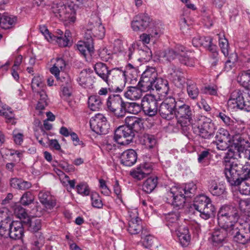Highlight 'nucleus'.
<instances>
[{
    "mask_svg": "<svg viewBox=\"0 0 250 250\" xmlns=\"http://www.w3.org/2000/svg\"><path fill=\"white\" fill-rule=\"evenodd\" d=\"M227 155L234 160L242 158L248 160L244 165L237 161L231 160L226 165L224 172L228 182L231 186H238L240 181L250 177V143L241 136L235 135Z\"/></svg>",
    "mask_w": 250,
    "mask_h": 250,
    "instance_id": "1",
    "label": "nucleus"
},
{
    "mask_svg": "<svg viewBox=\"0 0 250 250\" xmlns=\"http://www.w3.org/2000/svg\"><path fill=\"white\" fill-rule=\"evenodd\" d=\"M197 186L193 183L187 184L185 187L174 186L166 194V202L176 210L182 209L186 203V198H191L196 192Z\"/></svg>",
    "mask_w": 250,
    "mask_h": 250,
    "instance_id": "2",
    "label": "nucleus"
},
{
    "mask_svg": "<svg viewBox=\"0 0 250 250\" xmlns=\"http://www.w3.org/2000/svg\"><path fill=\"white\" fill-rule=\"evenodd\" d=\"M194 210L199 212L200 217L205 220L214 216L215 213V208L210 199L204 195L196 197L193 204L190 206L189 210Z\"/></svg>",
    "mask_w": 250,
    "mask_h": 250,
    "instance_id": "3",
    "label": "nucleus"
},
{
    "mask_svg": "<svg viewBox=\"0 0 250 250\" xmlns=\"http://www.w3.org/2000/svg\"><path fill=\"white\" fill-rule=\"evenodd\" d=\"M142 129H144L143 126H119L115 131V140L119 144L128 145L135 134L139 133Z\"/></svg>",
    "mask_w": 250,
    "mask_h": 250,
    "instance_id": "4",
    "label": "nucleus"
},
{
    "mask_svg": "<svg viewBox=\"0 0 250 250\" xmlns=\"http://www.w3.org/2000/svg\"><path fill=\"white\" fill-rule=\"evenodd\" d=\"M105 35V29L102 24L101 19L97 15L92 16L88 24L84 34V39L93 41V38L102 39Z\"/></svg>",
    "mask_w": 250,
    "mask_h": 250,
    "instance_id": "5",
    "label": "nucleus"
},
{
    "mask_svg": "<svg viewBox=\"0 0 250 250\" xmlns=\"http://www.w3.org/2000/svg\"><path fill=\"white\" fill-rule=\"evenodd\" d=\"M248 97L249 95L247 93L240 89L234 90L230 94L228 104L231 108L237 107L240 109L249 111H250V100H245Z\"/></svg>",
    "mask_w": 250,
    "mask_h": 250,
    "instance_id": "6",
    "label": "nucleus"
},
{
    "mask_svg": "<svg viewBox=\"0 0 250 250\" xmlns=\"http://www.w3.org/2000/svg\"><path fill=\"white\" fill-rule=\"evenodd\" d=\"M175 118L177 123L182 124H192L193 122L192 112L189 105L185 104L182 101H177Z\"/></svg>",
    "mask_w": 250,
    "mask_h": 250,
    "instance_id": "7",
    "label": "nucleus"
},
{
    "mask_svg": "<svg viewBox=\"0 0 250 250\" xmlns=\"http://www.w3.org/2000/svg\"><path fill=\"white\" fill-rule=\"evenodd\" d=\"M52 11L60 20L68 22H74L75 21L76 12L70 5L67 6L60 3L52 7Z\"/></svg>",
    "mask_w": 250,
    "mask_h": 250,
    "instance_id": "8",
    "label": "nucleus"
},
{
    "mask_svg": "<svg viewBox=\"0 0 250 250\" xmlns=\"http://www.w3.org/2000/svg\"><path fill=\"white\" fill-rule=\"evenodd\" d=\"M157 79V73L153 67H148L142 74L138 86L144 92L153 90L154 83Z\"/></svg>",
    "mask_w": 250,
    "mask_h": 250,
    "instance_id": "9",
    "label": "nucleus"
},
{
    "mask_svg": "<svg viewBox=\"0 0 250 250\" xmlns=\"http://www.w3.org/2000/svg\"><path fill=\"white\" fill-rule=\"evenodd\" d=\"M176 104L177 101L175 98L172 97L167 98L161 103L159 107V111L161 116L168 121L174 119Z\"/></svg>",
    "mask_w": 250,
    "mask_h": 250,
    "instance_id": "10",
    "label": "nucleus"
},
{
    "mask_svg": "<svg viewBox=\"0 0 250 250\" xmlns=\"http://www.w3.org/2000/svg\"><path fill=\"white\" fill-rule=\"evenodd\" d=\"M125 71L119 68H114L110 69L108 81L106 83L109 85L112 83L117 84L121 83L120 86L116 85V91L121 92L125 87Z\"/></svg>",
    "mask_w": 250,
    "mask_h": 250,
    "instance_id": "11",
    "label": "nucleus"
},
{
    "mask_svg": "<svg viewBox=\"0 0 250 250\" xmlns=\"http://www.w3.org/2000/svg\"><path fill=\"white\" fill-rule=\"evenodd\" d=\"M124 103L120 95H110L107 100L106 107L108 111L114 113L116 116L123 117L124 116Z\"/></svg>",
    "mask_w": 250,
    "mask_h": 250,
    "instance_id": "12",
    "label": "nucleus"
},
{
    "mask_svg": "<svg viewBox=\"0 0 250 250\" xmlns=\"http://www.w3.org/2000/svg\"><path fill=\"white\" fill-rule=\"evenodd\" d=\"M142 108L144 112L150 116L155 115L158 110V102L155 96L147 94L142 100Z\"/></svg>",
    "mask_w": 250,
    "mask_h": 250,
    "instance_id": "13",
    "label": "nucleus"
},
{
    "mask_svg": "<svg viewBox=\"0 0 250 250\" xmlns=\"http://www.w3.org/2000/svg\"><path fill=\"white\" fill-rule=\"evenodd\" d=\"M137 210L130 213L127 230L131 234H137L141 232V235H145L146 229H143L141 220L136 215Z\"/></svg>",
    "mask_w": 250,
    "mask_h": 250,
    "instance_id": "14",
    "label": "nucleus"
},
{
    "mask_svg": "<svg viewBox=\"0 0 250 250\" xmlns=\"http://www.w3.org/2000/svg\"><path fill=\"white\" fill-rule=\"evenodd\" d=\"M151 21L149 16L146 13H141L134 18L131 26L135 31H143L149 26Z\"/></svg>",
    "mask_w": 250,
    "mask_h": 250,
    "instance_id": "15",
    "label": "nucleus"
},
{
    "mask_svg": "<svg viewBox=\"0 0 250 250\" xmlns=\"http://www.w3.org/2000/svg\"><path fill=\"white\" fill-rule=\"evenodd\" d=\"M178 59L180 62L188 66H194L196 59L191 51L187 50L186 48L182 45H177Z\"/></svg>",
    "mask_w": 250,
    "mask_h": 250,
    "instance_id": "16",
    "label": "nucleus"
},
{
    "mask_svg": "<svg viewBox=\"0 0 250 250\" xmlns=\"http://www.w3.org/2000/svg\"><path fill=\"white\" fill-rule=\"evenodd\" d=\"M23 226H24V224L23 220L13 221V223L9 229L8 237H9L13 240L21 239L24 235Z\"/></svg>",
    "mask_w": 250,
    "mask_h": 250,
    "instance_id": "17",
    "label": "nucleus"
},
{
    "mask_svg": "<svg viewBox=\"0 0 250 250\" xmlns=\"http://www.w3.org/2000/svg\"><path fill=\"white\" fill-rule=\"evenodd\" d=\"M168 77L177 85H182L185 82L184 73L179 68L172 65L168 69Z\"/></svg>",
    "mask_w": 250,
    "mask_h": 250,
    "instance_id": "18",
    "label": "nucleus"
},
{
    "mask_svg": "<svg viewBox=\"0 0 250 250\" xmlns=\"http://www.w3.org/2000/svg\"><path fill=\"white\" fill-rule=\"evenodd\" d=\"M229 135V132L227 130L223 128L219 130V132L216 135L215 142L218 149L225 150L229 147V144H228V142L229 140L228 138Z\"/></svg>",
    "mask_w": 250,
    "mask_h": 250,
    "instance_id": "19",
    "label": "nucleus"
},
{
    "mask_svg": "<svg viewBox=\"0 0 250 250\" xmlns=\"http://www.w3.org/2000/svg\"><path fill=\"white\" fill-rule=\"evenodd\" d=\"M228 230L221 228L214 229L211 238L212 244L214 246H219L222 245L223 242L227 241V237L230 235Z\"/></svg>",
    "mask_w": 250,
    "mask_h": 250,
    "instance_id": "20",
    "label": "nucleus"
},
{
    "mask_svg": "<svg viewBox=\"0 0 250 250\" xmlns=\"http://www.w3.org/2000/svg\"><path fill=\"white\" fill-rule=\"evenodd\" d=\"M217 216H221L220 220L224 222L226 217L230 219H238L239 215L238 211L235 207L232 206L225 205L222 206L219 209Z\"/></svg>",
    "mask_w": 250,
    "mask_h": 250,
    "instance_id": "21",
    "label": "nucleus"
},
{
    "mask_svg": "<svg viewBox=\"0 0 250 250\" xmlns=\"http://www.w3.org/2000/svg\"><path fill=\"white\" fill-rule=\"evenodd\" d=\"M93 72L90 69H85L82 70L77 81L80 85L84 88H90L92 87L94 81L91 76Z\"/></svg>",
    "mask_w": 250,
    "mask_h": 250,
    "instance_id": "22",
    "label": "nucleus"
},
{
    "mask_svg": "<svg viewBox=\"0 0 250 250\" xmlns=\"http://www.w3.org/2000/svg\"><path fill=\"white\" fill-rule=\"evenodd\" d=\"M120 159L121 164L125 166L131 167L136 162L137 154L134 150L127 149L122 153Z\"/></svg>",
    "mask_w": 250,
    "mask_h": 250,
    "instance_id": "23",
    "label": "nucleus"
},
{
    "mask_svg": "<svg viewBox=\"0 0 250 250\" xmlns=\"http://www.w3.org/2000/svg\"><path fill=\"white\" fill-rule=\"evenodd\" d=\"M77 48L81 54L85 57L91 55L94 52V42L93 40L84 39V41H79L77 44Z\"/></svg>",
    "mask_w": 250,
    "mask_h": 250,
    "instance_id": "24",
    "label": "nucleus"
},
{
    "mask_svg": "<svg viewBox=\"0 0 250 250\" xmlns=\"http://www.w3.org/2000/svg\"><path fill=\"white\" fill-rule=\"evenodd\" d=\"M66 67L65 61L62 58H57L53 66L50 68V72L54 75L57 81L63 82L65 79L64 77L62 78L60 77V73L64 71Z\"/></svg>",
    "mask_w": 250,
    "mask_h": 250,
    "instance_id": "25",
    "label": "nucleus"
},
{
    "mask_svg": "<svg viewBox=\"0 0 250 250\" xmlns=\"http://www.w3.org/2000/svg\"><path fill=\"white\" fill-rule=\"evenodd\" d=\"M177 46L175 49L167 48L164 50H160L157 52L156 55L159 60L163 62H170L178 56Z\"/></svg>",
    "mask_w": 250,
    "mask_h": 250,
    "instance_id": "26",
    "label": "nucleus"
},
{
    "mask_svg": "<svg viewBox=\"0 0 250 250\" xmlns=\"http://www.w3.org/2000/svg\"><path fill=\"white\" fill-rule=\"evenodd\" d=\"M38 196L40 202L47 209H51L56 205V200L48 192L40 191Z\"/></svg>",
    "mask_w": 250,
    "mask_h": 250,
    "instance_id": "27",
    "label": "nucleus"
},
{
    "mask_svg": "<svg viewBox=\"0 0 250 250\" xmlns=\"http://www.w3.org/2000/svg\"><path fill=\"white\" fill-rule=\"evenodd\" d=\"M176 235L182 246H187L190 240V235L187 227L181 226L178 229H174Z\"/></svg>",
    "mask_w": 250,
    "mask_h": 250,
    "instance_id": "28",
    "label": "nucleus"
},
{
    "mask_svg": "<svg viewBox=\"0 0 250 250\" xmlns=\"http://www.w3.org/2000/svg\"><path fill=\"white\" fill-rule=\"evenodd\" d=\"M94 69L97 75L104 82L106 83L110 71L106 64L101 62H97L94 65Z\"/></svg>",
    "mask_w": 250,
    "mask_h": 250,
    "instance_id": "29",
    "label": "nucleus"
},
{
    "mask_svg": "<svg viewBox=\"0 0 250 250\" xmlns=\"http://www.w3.org/2000/svg\"><path fill=\"white\" fill-rule=\"evenodd\" d=\"M154 88L161 96H166L169 91L168 83L166 80L157 78L154 83L153 90Z\"/></svg>",
    "mask_w": 250,
    "mask_h": 250,
    "instance_id": "30",
    "label": "nucleus"
},
{
    "mask_svg": "<svg viewBox=\"0 0 250 250\" xmlns=\"http://www.w3.org/2000/svg\"><path fill=\"white\" fill-rule=\"evenodd\" d=\"M243 231V230H240L238 226H236L232 231H230L229 235L233 236L234 241L240 244H246L250 240V238Z\"/></svg>",
    "mask_w": 250,
    "mask_h": 250,
    "instance_id": "31",
    "label": "nucleus"
},
{
    "mask_svg": "<svg viewBox=\"0 0 250 250\" xmlns=\"http://www.w3.org/2000/svg\"><path fill=\"white\" fill-rule=\"evenodd\" d=\"M24 226L28 228V230L32 232H38L42 228V220L36 217L27 218L23 220Z\"/></svg>",
    "mask_w": 250,
    "mask_h": 250,
    "instance_id": "32",
    "label": "nucleus"
},
{
    "mask_svg": "<svg viewBox=\"0 0 250 250\" xmlns=\"http://www.w3.org/2000/svg\"><path fill=\"white\" fill-rule=\"evenodd\" d=\"M10 185L12 188L21 190L28 189L32 187L31 183L18 178H11Z\"/></svg>",
    "mask_w": 250,
    "mask_h": 250,
    "instance_id": "33",
    "label": "nucleus"
},
{
    "mask_svg": "<svg viewBox=\"0 0 250 250\" xmlns=\"http://www.w3.org/2000/svg\"><path fill=\"white\" fill-rule=\"evenodd\" d=\"M180 217V212L178 211H171L165 215V220L167 226L171 231L178 227L177 221Z\"/></svg>",
    "mask_w": 250,
    "mask_h": 250,
    "instance_id": "34",
    "label": "nucleus"
},
{
    "mask_svg": "<svg viewBox=\"0 0 250 250\" xmlns=\"http://www.w3.org/2000/svg\"><path fill=\"white\" fill-rule=\"evenodd\" d=\"M221 216H217L218 224L219 227L225 229H228V231H230L233 230V228L236 226H238L239 223L237 222V219H230L228 217H226V219H224V222H222L220 220Z\"/></svg>",
    "mask_w": 250,
    "mask_h": 250,
    "instance_id": "35",
    "label": "nucleus"
},
{
    "mask_svg": "<svg viewBox=\"0 0 250 250\" xmlns=\"http://www.w3.org/2000/svg\"><path fill=\"white\" fill-rule=\"evenodd\" d=\"M144 91L142 87L139 86H129L127 87V91L125 93V96L132 100H136L140 99L142 96V92Z\"/></svg>",
    "mask_w": 250,
    "mask_h": 250,
    "instance_id": "36",
    "label": "nucleus"
},
{
    "mask_svg": "<svg viewBox=\"0 0 250 250\" xmlns=\"http://www.w3.org/2000/svg\"><path fill=\"white\" fill-rule=\"evenodd\" d=\"M88 105L92 111H99L103 106L102 100L99 95H91L88 98Z\"/></svg>",
    "mask_w": 250,
    "mask_h": 250,
    "instance_id": "37",
    "label": "nucleus"
},
{
    "mask_svg": "<svg viewBox=\"0 0 250 250\" xmlns=\"http://www.w3.org/2000/svg\"><path fill=\"white\" fill-rule=\"evenodd\" d=\"M16 20L17 19L15 17L0 14L1 28L4 29L11 28L15 25Z\"/></svg>",
    "mask_w": 250,
    "mask_h": 250,
    "instance_id": "38",
    "label": "nucleus"
},
{
    "mask_svg": "<svg viewBox=\"0 0 250 250\" xmlns=\"http://www.w3.org/2000/svg\"><path fill=\"white\" fill-rule=\"evenodd\" d=\"M39 94L40 98L36 106V110L39 111V114L42 113L41 110H43L48 104V97L44 89L36 92Z\"/></svg>",
    "mask_w": 250,
    "mask_h": 250,
    "instance_id": "39",
    "label": "nucleus"
},
{
    "mask_svg": "<svg viewBox=\"0 0 250 250\" xmlns=\"http://www.w3.org/2000/svg\"><path fill=\"white\" fill-rule=\"evenodd\" d=\"M237 81L246 89L250 90V69L242 71L238 76Z\"/></svg>",
    "mask_w": 250,
    "mask_h": 250,
    "instance_id": "40",
    "label": "nucleus"
},
{
    "mask_svg": "<svg viewBox=\"0 0 250 250\" xmlns=\"http://www.w3.org/2000/svg\"><path fill=\"white\" fill-rule=\"evenodd\" d=\"M187 91L189 97L193 100L196 99L199 94L196 83L190 80L187 81Z\"/></svg>",
    "mask_w": 250,
    "mask_h": 250,
    "instance_id": "41",
    "label": "nucleus"
},
{
    "mask_svg": "<svg viewBox=\"0 0 250 250\" xmlns=\"http://www.w3.org/2000/svg\"><path fill=\"white\" fill-rule=\"evenodd\" d=\"M158 178L156 176L147 178L143 185V190L147 193H151L156 187Z\"/></svg>",
    "mask_w": 250,
    "mask_h": 250,
    "instance_id": "42",
    "label": "nucleus"
},
{
    "mask_svg": "<svg viewBox=\"0 0 250 250\" xmlns=\"http://www.w3.org/2000/svg\"><path fill=\"white\" fill-rule=\"evenodd\" d=\"M209 190L213 195L219 196L225 194L226 188L223 184L212 182L209 186Z\"/></svg>",
    "mask_w": 250,
    "mask_h": 250,
    "instance_id": "43",
    "label": "nucleus"
},
{
    "mask_svg": "<svg viewBox=\"0 0 250 250\" xmlns=\"http://www.w3.org/2000/svg\"><path fill=\"white\" fill-rule=\"evenodd\" d=\"M124 115L126 112L132 113L133 114H138L141 110L142 105L134 102H125L123 104Z\"/></svg>",
    "mask_w": 250,
    "mask_h": 250,
    "instance_id": "44",
    "label": "nucleus"
},
{
    "mask_svg": "<svg viewBox=\"0 0 250 250\" xmlns=\"http://www.w3.org/2000/svg\"><path fill=\"white\" fill-rule=\"evenodd\" d=\"M239 191L243 195H250V177L245 178L238 184Z\"/></svg>",
    "mask_w": 250,
    "mask_h": 250,
    "instance_id": "45",
    "label": "nucleus"
},
{
    "mask_svg": "<svg viewBox=\"0 0 250 250\" xmlns=\"http://www.w3.org/2000/svg\"><path fill=\"white\" fill-rule=\"evenodd\" d=\"M192 127L194 131L202 138H207L211 135V132L208 131L209 126H192Z\"/></svg>",
    "mask_w": 250,
    "mask_h": 250,
    "instance_id": "46",
    "label": "nucleus"
},
{
    "mask_svg": "<svg viewBox=\"0 0 250 250\" xmlns=\"http://www.w3.org/2000/svg\"><path fill=\"white\" fill-rule=\"evenodd\" d=\"M44 86L42 78L40 76H35L32 79L31 87L34 92H39V90L43 89Z\"/></svg>",
    "mask_w": 250,
    "mask_h": 250,
    "instance_id": "47",
    "label": "nucleus"
},
{
    "mask_svg": "<svg viewBox=\"0 0 250 250\" xmlns=\"http://www.w3.org/2000/svg\"><path fill=\"white\" fill-rule=\"evenodd\" d=\"M91 205L93 208H102L103 207V203L102 198L97 192H92L90 194Z\"/></svg>",
    "mask_w": 250,
    "mask_h": 250,
    "instance_id": "48",
    "label": "nucleus"
},
{
    "mask_svg": "<svg viewBox=\"0 0 250 250\" xmlns=\"http://www.w3.org/2000/svg\"><path fill=\"white\" fill-rule=\"evenodd\" d=\"M14 214L20 219V220H25L29 217L25 209L20 205L15 206Z\"/></svg>",
    "mask_w": 250,
    "mask_h": 250,
    "instance_id": "49",
    "label": "nucleus"
},
{
    "mask_svg": "<svg viewBox=\"0 0 250 250\" xmlns=\"http://www.w3.org/2000/svg\"><path fill=\"white\" fill-rule=\"evenodd\" d=\"M106 118L102 114H97L90 120V125H105Z\"/></svg>",
    "mask_w": 250,
    "mask_h": 250,
    "instance_id": "50",
    "label": "nucleus"
},
{
    "mask_svg": "<svg viewBox=\"0 0 250 250\" xmlns=\"http://www.w3.org/2000/svg\"><path fill=\"white\" fill-rule=\"evenodd\" d=\"M34 200V196L30 191L25 192L21 198V203L23 206H28L32 204Z\"/></svg>",
    "mask_w": 250,
    "mask_h": 250,
    "instance_id": "51",
    "label": "nucleus"
},
{
    "mask_svg": "<svg viewBox=\"0 0 250 250\" xmlns=\"http://www.w3.org/2000/svg\"><path fill=\"white\" fill-rule=\"evenodd\" d=\"M234 201L236 204L239 205L240 210L246 213L248 209L249 203L250 202V198L242 199L238 197H235Z\"/></svg>",
    "mask_w": 250,
    "mask_h": 250,
    "instance_id": "52",
    "label": "nucleus"
},
{
    "mask_svg": "<svg viewBox=\"0 0 250 250\" xmlns=\"http://www.w3.org/2000/svg\"><path fill=\"white\" fill-rule=\"evenodd\" d=\"M211 54H210V63L212 67H215L221 62H219L218 53L216 51V47L215 48H211L210 50Z\"/></svg>",
    "mask_w": 250,
    "mask_h": 250,
    "instance_id": "53",
    "label": "nucleus"
},
{
    "mask_svg": "<svg viewBox=\"0 0 250 250\" xmlns=\"http://www.w3.org/2000/svg\"><path fill=\"white\" fill-rule=\"evenodd\" d=\"M77 193L82 196H87L90 193V188L85 183H81L76 187Z\"/></svg>",
    "mask_w": 250,
    "mask_h": 250,
    "instance_id": "54",
    "label": "nucleus"
},
{
    "mask_svg": "<svg viewBox=\"0 0 250 250\" xmlns=\"http://www.w3.org/2000/svg\"><path fill=\"white\" fill-rule=\"evenodd\" d=\"M44 245V238L40 235L38 239H34L31 243V250H41Z\"/></svg>",
    "mask_w": 250,
    "mask_h": 250,
    "instance_id": "55",
    "label": "nucleus"
},
{
    "mask_svg": "<svg viewBox=\"0 0 250 250\" xmlns=\"http://www.w3.org/2000/svg\"><path fill=\"white\" fill-rule=\"evenodd\" d=\"M130 174L133 178L138 180H141L146 176V174L139 167L130 171Z\"/></svg>",
    "mask_w": 250,
    "mask_h": 250,
    "instance_id": "56",
    "label": "nucleus"
},
{
    "mask_svg": "<svg viewBox=\"0 0 250 250\" xmlns=\"http://www.w3.org/2000/svg\"><path fill=\"white\" fill-rule=\"evenodd\" d=\"M12 137L15 144L20 146L23 142V134L21 132H19L17 129H14L12 132Z\"/></svg>",
    "mask_w": 250,
    "mask_h": 250,
    "instance_id": "57",
    "label": "nucleus"
},
{
    "mask_svg": "<svg viewBox=\"0 0 250 250\" xmlns=\"http://www.w3.org/2000/svg\"><path fill=\"white\" fill-rule=\"evenodd\" d=\"M2 115L4 116L6 119V123L12 125L17 124L16 119L14 118V114L11 110V108L5 109L4 112L2 113Z\"/></svg>",
    "mask_w": 250,
    "mask_h": 250,
    "instance_id": "58",
    "label": "nucleus"
},
{
    "mask_svg": "<svg viewBox=\"0 0 250 250\" xmlns=\"http://www.w3.org/2000/svg\"><path fill=\"white\" fill-rule=\"evenodd\" d=\"M141 236L142 239H144V240L143 242V246L146 248H148L150 247L153 242V237L150 235L147 230L146 232L145 235L143 234Z\"/></svg>",
    "mask_w": 250,
    "mask_h": 250,
    "instance_id": "59",
    "label": "nucleus"
},
{
    "mask_svg": "<svg viewBox=\"0 0 250 250\" xmlns=\"http://www.w3.org/2000/svg\"><path fill=\"white\" fill-rule=\"evenodd\" d=\"M220 36L219 35H218ZM219 44L221 49L222 52L226 56L229 55V43L228 40L225 38H221L219 36Z\"/></svg>",
    "mask_w": 250,
    "mask_h": 250,
    "instance_id": "60",
    "label": "nucleus"
},
{
    "mask_svg": "<svg viewBox=\"0 0 250 250\" xmlns=\"http://www.w3.org/2000/svg\"><path fill=\"white\" fill-rule=\"evenodd\" d=\"M55 41L58 45L61 47H65L68 45L69 43V39H67L62 36H57L53 35L52 39L50 42Z\"/></svg>",
    "mask_w": 250,
    "mask_h": 250,
    "instance_id": "61",
    "label": "nucleus"
},
{
    "mask_svg": "<svg viewBox=\"0 0 250 250\" xmlns=\"http://www.w3.org/2000/svg\"><path fill=\"white\" fill-rule=\"evenodd\" d=\"M91 130L99 135H105L108 133V126H90Z\"/></svg>",
    "mask_w": 250,
    "mask_h": 250,
    "instance_id": "62",
    "label": "nucleus"
},
{
    "mask_svg": "<svg viewBox=\"0 0 250 250\" xmlns=\"http://www.w3.org/2000/svg\"><path fill=\"white\" fill-rule=\"evenodd\" d=\"M142 120L135 116L127 117L125 120V125H139L143 124Z\"/></svg>",
    "mask_w": 250,
    "mask_h": 250,
    "instance_id": "63",
    "label": "nucleus"
},
{
    "mask_svg": "<svg viewBox=\"0 0 250 250\" xmlns=\"http://www.w3.org/2000/svg\"><path fill=\"white\" fill-rule=\"evenodd\" d=\"M201 46L205 47H208V49L210 51L211 48H215L216 47L215 45L212 44V39L209 37H201Z\"/></svg>",
    "mask_w": 250,
    "mask_h": 250,
    "instance_id": "64",
    "label": "nucleus"
}]
</instances>
